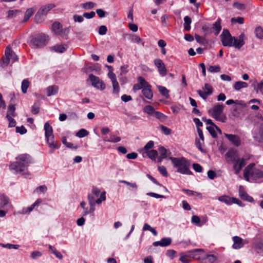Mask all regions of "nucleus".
Masks as SVG:
<instances>
[{"instance_id":"obj_14","label":"nucleus","mask_w":263,"mask_h":263,"mask_svg":"<svg viewBox=\"0 0 263 263\" xmlns=\"http://www.w3.org/2000/svg\"><path fill=\"white\" fill-rule=\"evenodd\" d=\"M246 107V104L243 101H241L239 103L234 105L232 108L231 115L235 117H239L240 115L241 109Z\"/></svg>"},{"instance_id":"obj_32","label":"nucleus","mask_w":263,"mask_h":263,"mask_svg":"<svg viewBox=\"0 0 263 263\" xmlns=\"http://www.w3.org/2000/svg\"><path fill=\"white\" fill-rule=\"evenodd\" d=\"M15 107L14 105H9L8 107V110L6 116H10L11 117H15L16 114L15 112Z\"/></svg>"},{"instance_id":"obj_39","label":"nucleus","mask_w":263,"mask_h":263,"mask_svg":"<svg viewBox=\"0 0 263 263\" xmlns=\"http://www.w3.org/2000/svg\"><path fill=\"white\" fill-rule=\"evenodd\" d=\"M30 83L27 79L24 80L22 82L21 89L23 93H26L29 86Z\"/></svg>"},{"instance_id":"obj_50","label":"nucleus","mask_w":263,"mask_h":263,"mask_svg":"<svg viewBox=\"0 0 263 263\" xmlns=\"http://www.w3.org/2000/svg\"><path fill=\"white\" fill-rule=\"evenodd\" d=\"M232 23H238L242 24L244 22V18L242 17H232L231 20Z\"/></svg>"},{"instance_id":"obj_12","label":"nucleus","mask_w":263,"mask_h":263,"mask_svg":"<svg viewBox=\"0 0 263 263\" xmlns=\"http://www.w3.org/2000/svg\"><path fill=\"white\" fill-rule=\"evenodd\" d=\"M11 59L12 62H14L17 61L18 58L17 55L10 48L7 47L5 50V57L3 59V63L7 65L9 63Z\"/></svg>"},{"instance_id":"obj_33","label":"nucleus","mask_w":263,"mask_h":263,"mask_svg":"<svg viewBox=\"0 0 263 263\" xmlns=\"http://www.w3.org/2000/svg\"><path fill=\"white\" fill-rule=\"evenodd\" d=\"M158 89L160 93L165 97L166 98L168 99L169 98V90L165 87L162 86H158Z\"/></svg>"},{"instance_id":"obj_60","label":"nucleus","mask_w":263,"mask_h":263,"mask_svg":"<svg viewBox=\"0 0 263 263\" xmlns=\"http://www.w3.org/2000/svg\"><path fill=\"white\" fill-rule=\"evenodd\" d=\"M255 248L258 250V253H263V242H259L255 244Z\"/></svg>"},{"instance_id":"obj_29","label":"nucleus","mask_w":263,"mask_h":263,"mask_svg":"<svg viewBox=\"0 0 263 263\" xmlns=\"http://www.w3.org/2000/svg\"><path fill=\"white\" fill-rule=\"evenodd\" d=\"M218 200L228 205H231L232 204V198H230L227 195H223L218 197Z\"/></svg>"},{"instance_id":"obj_6","label":"nucleus","mask_w":263,"mask_h":263,"mask_svg":"<svg viewBox=\"0 0 263 263\" xmlns=\"http://www.w3.org/2000/svg\"><path fill=\"white\" fill-rule=\"evenodd\" d=\"M55 7V5L53 4H49L41 6L34 16L35 21L37 23L42 22L44 17L46 16L48 12Z\"/></svg>"},{"instance_id":"obj_40","label":"nucleus","mask_w":263,"mask_h":263,"mask_svg":"<svg viewBox=\"0 0 263 263\" xmlns=\"http://www.w3.org/2000/svg\"><path fill=\"white\" fill-rule=\"evenodd\" d=\"M9 202V199L7 197L3 194L0 195V208H3Z\"/></svg>"},{"instance_id":"obj_13","label":"nucleus","mask_w":263,"mask_h":263,"mask_svg":"<svg viewBox=\"0 0 263 263\" xmlns=\"http://www.w3.org/2000/svg\"><path fill=\"white\" fill-rule=\"evenodd\" d=\"M189 253L191 255V257L195 260H204L205 258L204 251L202 249L191 250Z\"/></svg>"},{"instance_id":"obj_42","label":"nucleus","mask_w":263,"mask_h":263,"mask_svg":"<svg viewBox=\"0 0 263 263\" xmlns=\"http://www.w3.org/2000/svg\"><path fill=\"white\" fill-rule=\"evenodd\" d=\"M195 37L196 41L201 45H204L208 44V41L205 37L201 36L197 34H195Z\"/></svg>"},{"instance_id":"obj_18","label":"nucleus","mask_w":263,"mask_h":263,"mask_svg":"<svg viewBox=\"0 0 263 263\" xmlns=\"http://www.w3.org/2000/svg\"><path fill=\"white\" fill-rule=\"evenodd\" d=\"M106 192L104 191L101 193L99 198L96 200V202L89 203L90 205L89 212L92 213L95 210V204L96 203L98 204H101L106 200Z\"/></svg>"},{"instance_id":"obj_22","label":"nucleus","mask_w":263,"mask_h":263,"mask_svg":"<svg viewBox=\"0 0 263 263\" xmlns=\"http://www.w3.org/2000/svg\"><path fill=\"white\" fill-rule=\"evenodd\" d=\"M59 90V87L56 85H51L46 89V92L48 97L56 95Z\"/></svg>"},{"instance_id":"obj_30","label":"nucleus","mask_w":263,"mask_h":263,"mask_svg":"<svg viewBox=\"0 0 263 263\" xmlns=\"http://www.w3.org/2000/svg\"><path fill=\"white\" fill-rule=\"evenodd\" d=\"M147 156L152 160H155L158 156V152L156 150H150L146 152Z\"/></svg>"},{"instance_id":"obj_4","label":"nucleus","mask_w":263,"mask_h":263,"mask_svg":"<svg viewBox=\"0 0 263 263\" xmlns=\"http://www.w3.org/2000/svg\"><path fill=\"white\" fill-rule=\"evenodd\" d=\"M223 104H217L209 110V113L216 120L224 123L227 120V117L223 114Z\"/></svg>"},{"instance_id":"obj_16","label":"nucleus","mask_w":263,"mask_h":263,"mask_svg":"<svg viewBox=\"0 0 263 263\" xmlns=\"http://www.w3.org/2000/svg\"><path fill=\"white\" fill-rule=\"evenodd\" d=\"M245 34L244 33H241L238 37H233V45L232 46L235 47L236 48L240 49L245 45Z\"/></svg>"},{"instance_id":"obj_27","label":"nucleus","mask_w":263,"mask_h":263,"mask_svg":"<svg viewBox=\"0 0 263 263\" xmlns=\"http://www.w3.org/2000/svg\"><path fill=\"white\" fill-rule=\"evenodd\" d=\"M52 31L57 34H60L62 32V25L59 22H54L52 25Z\"/></svg>"},{"instance_id":"obj_5","label":"nucleus","mask_w":263,"mask_h":263,"mask_svg":"<svg viewBox=\"0 0 263 263\" xmlns=\"http://www.w3.org/2000/svg\"><path fill=\"white\" fill-rule=\"evenodd\" d=\"M48 36L44 34L35 35L31 40L30 46L32 48H39L45 46L48 43Z\"/></svg>"},{"instance_id":"obj_55","label":"nucleus","mask_w":263,"mask_h":263,"mask_svg":"<svg viewBox=\"0 0 263 263\" xmlns=\"http://www.w3.org/2000/svg\"><path fill=\"white\" fill-rule=\"evenodd\" d=\"M163 133L166 135H169L171 134V129L165 126L161 125L160 126Z\"/></svg>"},{"instance_id":"obj_21","label":"nucleus","mask_w":263,"mask_h":263,"mask_svg":"<svg viewBox=\"0 0 263 263\" xmlns=\"http://www.w3.org/2000/svg\"><path fill=\"white\" fill-rule=\"evenodd\" d=\"M233 240L234 241V243L232 246L233 249L237 250L243 247L244 243H243V239L239 236H234L233 237Z\"/></svg>"},{"instance_id":"obj_45","label":"nucleus","mask_w":263,"mask_h":263,"mask_svg":"<svg viewBox=\"0 0 263 263\" xmlns=\"http://www.w3.org/2000/svg\"><path fill=\"white\" fill-rule=\"evenodd\" d=\"M89 134V133L88 131H87L85 129H81L79 130L76 134V136L79 138H83L86 136H87Z\"/></svg>"},{"instance_id":"obj_54","label":"nucleus","mask_w":263,"mask_h":263,"mask_svg":"<svg viewBox=\"0 0 263 263\" xmlns=\"http://www.w3.org/2000/svg\"><path fill=\"white\" fill-rule=\"evenodd\" d=\"M158 170L159 172L165 177H167L168 176V173L167 172L166 168L164 166H159Z\"/></svg>"},{"instance_id":"obj_26","label":"nucleus","mask_w":263,"mask_h":263,"mask_svg":"<svg viewBox=\"0 0 263 263\" xmlns=\"http://www.w3.org/2000/svg\"><path fill=\"white\" fill-rule=\"evenodd\" d=\"M44 127L45 130V137L50 136H53L52 127L48 122L45 123Z\"/></svg>"},{"instance_id":"obj_8","label":"nucleus","mask_w":263,"mask_h":263,"mask_svg":"<svg viewBox=\"0 0 263 263\" xmlns=\"http://www.w3.org/2000/svg\"><path fill=\"white\" fill-rule=\"evenodd\" d=\"M144 111L151 116L155 117L161 121H164L166 116L161 112L156 111L154 107L151 105H146L143 108Z\"/></svg>"},{"instance_id":"obj_36","label":"nucleus","mask_w":263,"mask_h":263,"mask_svg":"<svg viewBox=\"0 0 263 263\" xmlns=\"http://www.w3.org/2000/svg\"><path fill=\"white\" fill-rule=\"evenodd\" d=\"M184 29L186 31L190 30V29L191 28L190 24L192 23V20H191V18L188 16H185L184 17Z\"/></svg>"},{"instance_id":"obj_58","label":"nucleus","mask_w":263,"mask_h":263,"mask_svg":"<svg viewBox=\"0 0 263 263\" xmlns=\"http://www.w3.org/2000/svg\"><path fill=\"white\" fill-rule=\"evenodd\" d=\"M214 127V126H208L206 127V129L212 137L215 138L217 137V135L215 131Z\"/></svg>"},{"instance_id":"obj_37","label":"nucleus","mask_w":263,"mask_h":263,"mask_svg":"<svg viewBox=\"0 0 263 263\" xmlns=\"http://www.w3.org/2000/svg\"><path fill=\"white\" fill-rule=\"evenodd\" d=\"M40 102L39 101H36L32 106L31 112L33 114L36 115L40 111Z\"/></svg>"},{"instance_id":"obj_17","label":"nucleus","mask_w":263,"mask_h":263,"mask_svg":"<svg viewBox=\"0 0 263 263\" xmlns=\"http://www.w3.org/2000/svg\"><path fill=\"white\" fill-rule=\"evenodd\" d=\"M239 196L240 198L242 200L251 203L254 202V199L246 193L244 187L241 185H240L239 187Z\"/></svg>"},{"instance_id":"obj_41","label":"nucleus","mask_w":263,"mask_h":263,"mask_svg":"<svg viewBox=\"0 0 263 263\" xmlns=\"http://www.w3.org/2000/svg\"><path fill=\"white\" fill-rule=\"evenodd\" d=\"M255 34L258 39H263V29L260 26H258L255 28Z\"/></svg>"},{"instance_id":"obj_53","label":"nucleus","mask_w":263,"mask_h":263,"mask_svg":"<svg viewBox=\"0 0 263 263\" xmlns=\"http://www.w3.org/2000/svg\"><path fill=\"white\" fill-rule=\"evenodd\" d=\"M205 257L204 259L207 260L209 263H213L216 260V258L214 255H206L205 254Z\"/></svg>"},{"instance_id":"obj_24","label":"nucleus","mask_w":263,"mask_h":263,"mask_svg":"<svg viewBox=\"0 0 263 263\" xmlns=\"http://www.w3.org/2000/svg\"><path fill=\"white\" fill-rule=\"evenodd\" d=\"M67 49V46L66 45H57L50 47L51 51H54L57 52L63 53Z\"/></svg>"},{"instance_id":"obj_23","label":"nucleus","mask_w":263,"mask_h":263,"mask_svg":"<svg viewBox=\"0 0 263 263\" xmlns=\"http://www.w3.org/2000/svg\"><path fill=\"white\" fill-rule=\"evenodd\" d=\"M47 143L48 144L50 148L57 149L59 148V146L54 141V137L53 136H50L46 137Z\"/></svg>"},{"instance_id":"obj_57","label":"nucleus","mask_w":263,"mask_h":263,"mask_svg":"<svg viewBox=\"0 0 263 263\" xmlns=\"http://www.w3.org/2000/svg\"><path fill=\"white\" fill-rule=\"evenodd\" d=\"M195 145L196 147L202 153H205V151L202 148L201 145L202 143L200 140V139L198 138H196L195 139Z\"/></svg>"},{"instance_id":"obj_47","label":"nucleus","mask_w":263,"mask_h":263,"mask_svg":"<svg viewBox=\"0 0 263 263\" xmlns=\"http://www.w3.org/2000/svg\"><path fill=\"white\" fill-rule=\"evenodd\" d=\"M182 191L186 193V194L189 196H193L196 195L198 196H200L201 197V194L200 193H198L193 191H191L188 189H183Z\"/></svg>"},{"instance_id":"obj_46","label":"nucleus","mask_w":263,"mask_h":263,"mask_svg":"<svg viewBox=\"0 0 263 263\" xmlns=\"http://www.w3.org/2000/svg\"><path fill=\"white\" fill-rule=\"evenodd\" d=\"M0 245L3 248H8L9 249H17L19 248V245H13V244H11V243H7V244L0 243Z\"/></svg>"},{"instance_id":"obj_28","label":"nucleus","mask_w":263,"mask_h":263,"mask_svg":"<svg viewBox=\"0 0 263 263\" xmlns=\"http://www.w3.org/2000/svg\"><path fill=\"white\" fill-rule=\"evenodd\" d=\"M248 86V85L246 82L243 81H238L235 83L234 87L236 90L238 91L241 88L247 87Z\"/></svg>"},{"instance_id":"obj_15","label":"nucleus","mask_w":263,"mask_h":263,"mask_svg":"<svg viewBox=\"0 0 263 263\" xmlns=\"http://www.w3.org/2000/svg\"><path fill=\"white\" fill-rule=\"evenodd\" d=\"M154 64L157 67L160 74L164 77L166 74V69L163 61L160 59H157L154 60Z\"/></svg>"},{"instance_id":"obj_35","label":"nucleus","mask_w":263,"mask_h":263,"mask_svg":"<svg viewBox=\"0 0 263 263\" xmlns=\"http://www.w3.org/2000/svg\"><path fill=\"white\" fill-rule=\"evenodd\" d=\"M191 255L190 253L185 254L181 253L180 255V260L183 263H189L191 261Z\"/></svg>"},{"instance_id":"obj_1","label":"nucleus","mask_w":263,"mask_h":263,"mask_svg":"<svg viewBox=\"0 0 263 263\" xmlns=\"http://www.w3.org/2000/svg\"><path fill=\"white\" fill-rule=\"evenodd\" d=\"M32 163L33 160L30 155L27 154H21L16 158V161L10 163L9 169L16 174L29 175L28 166Z\"/></svg>"},{"instance_id":"obj_64","label":"nucleus","mask_w":263,"mask_h":263,"mask_svg":"<svg viewBox=\"0 0 263 263\" xmlns=\"http://www.w3.org/2000/svg\"><path fill=\"white\" fill-rule=\"evenodd\" d=\"M254 89L256 90L257 92L258 91H260L261 93L263 95V80L260 82V83H258L257 86L255 87L254 86Z\"/></svg>"},{"instance_id":"obj_52","label":"nucleus","mask_w":263,"mask_h":263,"mask_svg":"<svg viewBox=\"0 0 263 263\" xmlns=\"http://www.w3.org/2000/svg\"><path fill=\"white\" fill-rule=\"evenodd\" d=\"M6 118L9 121V126L10 127H14L16 125V121L10 116H6Z\"/></svg>"},{"instance_id":"obj_2","label":"nucleus","mask_w":263,"mask_h":263,"mask_svg":"<svg viewBox=\"0 0 263 263\" xmlns=\"http://www.w3.org/2000/svg\"><path fill=\"white\" fill-rule=\"evenodd\" d=\"M243 177L247 181L250 179L257 181L263 178V171L256 167L255 163H250L243 170Z\"/></svg>"},{"instance_id":"obj_59","label":"nucleus","mask_w":263,"mask_h":263,"mask_svg":"<svg viewBox=\"0 0 263 263\" xmlns=\"http://www.w3.org/2000/svg\"><path fill=\"white\" fill-rule=\"evenodd\" d=\"M154 142L153 141H149L148 142H147L145 145L144 147V149L146 151V152H147L148 151H150L149 149H151L154 147Z\"/></svg>"},{"instance_id":"obj_38","label":"nucleus","mask_w":263,"mask_h":263,"mask_svg":"<svg viewBox=\"0 0 263 263\" xmlns=\"http://www.w3.org/2000/svg\"><path fill=\"white\" fill-rule=\"evenodd\" d=\"M158 151L160 154V156L162 157V158H166L171 154V152H167L166 149L163 146L159 147Z\"/></svg>"},{"instance_id":"obj_25","label":"nucleus","mask_w":263,"mask_h":263,"mask_svg":"<svg viewBox=\"0 0 263 263\" xmlns=\"http://www.w3.org/2000/svg\"><path fill=\"white\" fill-rule=\"evenodd\" d=\"M151 86L143 88L142 90L143 96L147 99L151 100L153 97V94L151 90Z\"/></svg>"},{"instance_id":"obj_19","label":"nucleus","mask_w":263,"mask_h":263,"mask_svg":"<svg viewBox=\"0 0 263 263\" xmlns=\"http://www.w3.org/2000/svg\"><path fill=\"white\" fill-rule=\"evenodd\" d=\"M224 136L234 145L239 146L240 145V139L238 136L228 134H224Z\"/></svg>"},{"instance_id":"obj_7","label":"nucleus","mask_w":263,"mask_h":263,"mask_svg":"<svg viewBox=\"0 0 263 263\" xmlns=\"http://www.w3.org/2000/svg\"><path fill=\"white\" fill-rule=\"evenodd\" d=\"M250 159V156L246 155L242 158H238L233 164L234 174L238 175L242 168L246 165V162Z\"/></svg>"},{"instance_id":"obj_11","label":"nucleus","mask_w":263,"mask_h":263,"mask_svg":"<svg viewBox=\"0 0 263 263\" xmlns=\"http://www.w3.org/2000/svg\"><path fill=\"white\" fill-rule=\"evenodd\" d=\"M89 79L91 83V85L94 87L103 90L105 88V84L101 80L99 77L95 76L93 74L89 76Z\"/></svg>"},{"instance_id":"obj_56","label":"nucleus","mask_w":263,"mask_h":263,"mask_svg":"<svg viewBox=\"0 0 263 263\" xmlns=\"http://www.w3.org/2000/svg\"><path fill=\"white\" fill-rule=\"evenodd\" d=\"M113 87V93H118L119 92L120 87L118 81L112 83Z\"/></svg>"},{"instance_id":"obj_51","label":"nucleus","mask_w":263,"mask_h":263,"mask_svg":"<svg viewBox=\"0 0 263 263\" xmlns=\"http://www.w3.org/2000/svg\"><path fill=\"white\" fill-rule=\"evenodd\" d=\"M203 89H204V91H205L208 93V95H210L213 92V87H212L211 85L208 83H205L204 84V87Z\"/></svg>"},{"instance_id":"obj_48","label":"nucleus","mask_w":263,"mask_h":263,"mask_svg":"<svg viewBox=\"0 0 263 263\" xmlns=\"http://www.w3.org/2000/svg\"><path fill=\"white\" fill-rule=\"evenodd\" d=\"M95 4L91 2H86L82 4V7L85 9H90L94 7Z\"/></svg>"},{"instance_id":"obj_20","label":"nucleus","mask_w":263,"mask_h":263,"mask_svg":"<svg viewBox=\"0 0 263 263\" xmlns=\"http://www.w3.org/2000/svg\"><path fill=\"white\" fill-rule=\"evenodd\" d=\"M172 240L170 237H164L161 239L160 241H157L153 242V245L155 247L160 246L161 247H167L171 245Z\"/></svg>"},{"instance_id":"obj_62","label":"nucleus","mask_w":263,"mask_h":263,"mask_svg":"<svg viewBox=\"0 0 263 263\" xmlns=\"http://www.w3.org/2000/svg\"><path fill=\"white\" fill-rule=\"evenodd\" d=\"M96 15V13L93 11H91L90 12H85L83 13V17L87 18V19H90L93 18Z\"/></svg>"},{"instance_id":"obj_44","label":"nucleus","mask_w":263,"mask_h":263,"mask_svg":"<svg viewBox=\"0 0 263 263\" xmlns=\"http://www.w3.org/2000/svg\"><path fill=\"white\" fill-rule=\"evenodd\" d=\"M138 81L139 84L142 87H143V88L150 86V85L142 77H139L138 78Z\"/></svg>"},{"instance_id":"obj_43","label":"nucleus","mask_w":263,"mask_h":263,"mask_svg":"<svg viewBox=\"0 0 263 263\" xmlns=\"http://www.w3.org/2000/svg\"><path fill=\"white\" fill-rule=\"evenodd\" d=\"M221 68L219 65H211L208 68V71L211 73H216L220 71Z\"/></svg>"},{"instance_id":"obj_31","label":"nucleus","mask_w":263,"mask_h":263,"mask_svg":"<svg viewBox=\"0 0 263 263\" xmlns=\"http://www.w3.org/2000/svg\"><path fill=\"white\" fill-rule=\"evenodd\" d=\"M213 29L215 30V34L218 35L221 30V26L220 21L215 22L213 25Z\"/></svg>"},{"instance_id":"obj_34","label":"nucleus","mask_w":263,"mask_h":263,"mask_svg":"<svg viewBox=\"0 0 263 263\" xmlns=\"http://www.w3.org/2000/svg\"><path fill=\"white\" fill-rule=\"evenodd\" d=\"M34 12V10L32 8L27 9L24 14V22H27L32 15Z\"/></svg>"},{"instance_id":"obj_10","label":"nucleus","mask_w":263,"mask_h":263,"mask_svg":"<svg viewBox=\"0 0 263 263\" xmlns=\"http://www.w3.org/2000/svg\"><path fill=\"white\" fill-rule=\"evenodd\" d=\"M238 158L237 151L233 148L229 149L224 155L225 160L229 164H233Z\"/></svg>"},{"instance_id":"obj_49","label":"nucleus","mask_w":263,"mask_h":263,"mask_svg":"<svg viewBox=\"0 0 263 263\" xmlns=\"http://www.w3.org/2000/svg\"><path fill=\"white\" fill-rule=\"evenodd\" d=\"M33 210V207L31 205L28 208H23L21 211L19 212V213L21 214H29L32 210Z\"/></svg>"},{"instance_id":"obj_63","label":"nucleus","mask_w":263,"mask_h":263,"mask_svg":"<svg viewBox=\"0 0 263 263\" xmlns=\"http://www.w3.org/2000/svg\"><path fill=\"white\" fill-rule=\"evenodd\" d=\"M107 28L106 26L104 25L101 26L99 29V34L100 35H104L106 33Z\"/></svg>"},{"instance_id":"obj_9","label":"nucleus","mask_w":263,"mask_h":263,"mask_svg":"<svg viewBox=\"0 0 263 263\" xmlns=\"http://www.w3.org/2000/svg\"><path fill=\"white\" fill-rule=\"evenodd\" d=\"M221 41L224 46L231 47L233 45V37L227 29H223L220 35Z\"/></svg>"},{"instance_id":"obj_61","label":"nucleus","mask_w":263,"mask_h":263,"mask_svg":"<svg viewBox=\"0 0 263 263\" xmlns=\"http://www.w3.org/2000/svg\"><path fill=\"white\" fill-rule=\"evenodd\" d=\"M42 256V253L40 252L39 251H35L31 253V257L33 259H35L38 257H40Z\"/></svg>"},{"instance_id":"obj_3","label":"nucleus","mask_w":263,"mask_h":263,"mask_svg":"<svg viewBox=\"0 0 263 263\" xmlns=\"http://www.w3.org/2000/svg\"><path fill=\"white\" fill-rule=\"evenodd\" d=\"M174 166L177 169V171L182 174L191 175L192 173L189 169L191 165L190 161L184 157L175 158L170 157Z\"/></svg>"}]
</instances>
